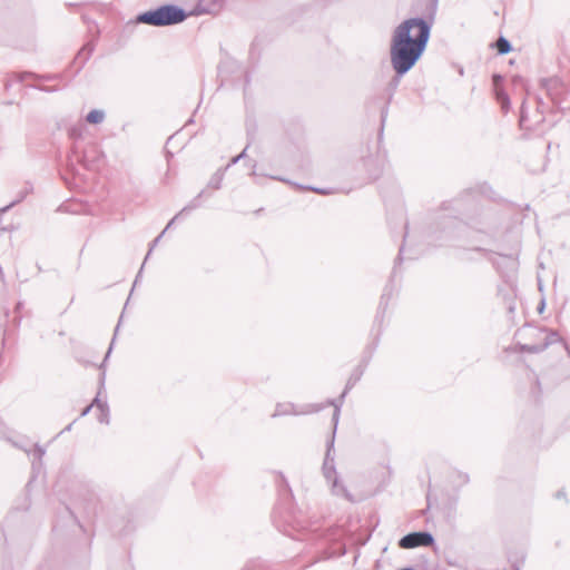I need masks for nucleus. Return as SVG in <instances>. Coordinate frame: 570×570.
Here are the masks:
<instances>
[{"mask_svg":"<svg viewBox=\"0 0 570 570\" xmlns=\"http://www.w3.org/2000/svg\"><path fill=\"white\" fill-rule=\"evenodd\" d=\"M430 22L422 19H405L391 36L390 59L394 77L389 86L394 90L400 80L422 58L430 40Z\"/></svg>","mask_w":570,"mask_h":570,"instance_id":"obj_1","label":"nucleus"},{"mask_svg":"<svg viewBox=\"0 0 570 570\" xmlns=\"http://www.w3.org/2000/svg\"><path fill=\"white\" fill-rule=\"evenodd\" d=\"M188 16L189 13L176 4H164L139 13L136 21L154 27H167L185 21Z\"/></svg>","mask_w":570,"mask_h":570,"instance_id":"obj_2","label":"nucleus"},{"mask_svg":"<svg viewBox=\"0 0 570 570\" xmlns=\"http://www.w3.org/2000/svg\"><path fill=\"white\" fill-rule=\"evenodd\" d=\"M469 228L475 229L478 233L484 234V244H490L494 239V230L488 223L479 224L474 220L465 224L456 218H451L444 222L443 233L446 239H455L465 234Z\"/></svg>","mask_w":570,"mask_h":570,"instance_id":"obj_3","label":"nucleus"},{"mask_svg":"<svg viewBox=\"0 0 570 570\" xmlns=\"http://www.w3.org/2000/svg\"><path fill=\"white\" fill-rule=\"evenodd\" d=\"M325 407L324 404H303L296 405L292 402L277 403L272 417L286 416V415H305L311 413H317Z\"/></svg>","mask_w":570,"mask_h":570,"instance_id":"obj_4","label":"nucleus"},{"mask_svg":"<svg viewBox=\"0 0 570 570\" xmlns=\"http://www.w3.org/2000/svg\"><path fill=\"white\" fill-rule=\"evenodd\" d=\"M435 540L428 531H414L403 535L399 541L402 549H414L419 547H432Z\"/></svg>","mask_w":570,"mask_h":570,"instance_id":"obj_5","label":"nucleus"},{"mask_svg":"<svg viewBox=\"0 0 570 570\" xmlns=\"http://www.w3.org/2000/svg\"><path fill=\"white\" fill-rule=\"evenodd\" d=\"M541 86L547 91V95L550 99L559 105L566 100L567 95L569 94V87L564 83L560 78L553 77L549 79H542Z\"/></svg>","mask_w":570,"mask_h":570,"instance_id":"obj_6","label":"nucleus"},{"mask_svg":"<svg viewBox=\"0 0 570 570\" xmlns=\"http://www.w3.org/2000/svg\"><path fill=\"white\" fill-rule=\"evenodd\" d=\"M323 475L327 482L333 481V479L338 478L335 468L334 460V436L327 441L326 444V453L322 466Z\"/></svg>","mask_w":570,"mask_h":570,"instance_id":"obj_7","label":"nucleus"},{"mask_svg":"<svg viewBox=\"0 0 570 570\" xmlns=\"http://www.w3.org/2000/svg\"><path fill=\"white\" fill-rule=\"evenodd\" d=\"M439 0H423V8H420V2L415 4V12L421 13V17H413L412 19H422L430 22V31L436 16Z\"/></svg>","mask_w":570,"mask_h":570,"instance_id":"obj_8","label":"nucleus"},{"mask_svg":"<svg viewBox=\"0 0 570 570\" xmlns=\"http://www.w3.org/2000/svg\"><path fill=\"white\" fill-rule=\"evenodd\" d=\"M204 194H205V191H204V190H202V191H200V193H199V194H198L194 199H191V200L189 202V204H187V205H186V206H185V207H184V208H183V209H181L177 215H175V216L169 220V223L167 224V226H166V228L163 230V233H161L159 236H157V237L153 240V243H151V245H150V248H149V250H148V253H147V255H146L145 261L149 257V255H150L151 250H153V249H154V247L157 245V243L159 242V239L161 238V236L164 235V233L173 226V224L175 223V220H176V219H178V218H179V216H181L184 213H187V212L194 210V209H196V208H198V207L200 206V204H199V202H198V200H199V198H200V197H203V195H204Z\"/></svg>","mask_w":570,"mask_h":570,"instance_id":"obj_9","label":"nucleus"},{"mask_svg":"<svg viewBox=\"0 0 570 570\" xmlns=\"http://www.w3.org/2000/svg\"><path fill=\"white\" fill-rule=\"evenodd\" d=\"M370 357H371V355L366 360L363 361V364L357 365L353 370V372L351 373V375L346 382L345 389H344L343 393L341 394V399H344L346 396V394L348 393V391L361 380V377L364 374V371L368 363Z\"/></svg>","mask_w":570,"mask_h":570,"instance_id":"obj_10","label":"nucleus"},{"mask_svg":"<svg viewBox=\"0 0 570 570\" xmlns=\"http://www.w3.org/2000/svg\"><path fill=\"white\" fill-rule=\"evenodd\" d=\"M226 0H199L196 11L197 13H217L223 8Z\"/></svg>","mask_w":570,"mask_h":570,"instance_id":"obj_11","label":"nucleus"},{"mask_svg":"<svg viewBox=\"0 0 570 570\" xmlns=\"http://www.w3.org/2000/svg\"><path fill=\"white\" fill-rule=\"evenodd\" d=\"M331 483V492L333 495L342 497L348 502H354V498L351 494V492L347 490V488L341 482L338 478L333 479Z\"/></svg>","mask_w":570,"mask_h":570,"instance_id":"obj_12","label":"nucleus"},{"mask_svg":"<svg viewBox=\"0 0 570 570\" xmlns=\"http://www.w3.org/2000/svg\"><path fill=\"white\" fill-rule=\"evenodd\" d=\"M95 49V43L92 41L87 42L78 52L75 62L79 63V68H82L83 65L88 61Z\"/></svg>","mask_w":570,"mask_h":570,"instance_id":"obj_13","label":"nucleus"},{"mask_svg":"<svg viewBox=\"0 0 570 570\" xmlns=\"http://www.w3.org/2000/svg\"><path fill=\"white\" fill-rule=\"evenodd\" d=\"M7 440L10 441L13 446L22 449L28 455H31L33 458V461H41L42 456L46 453L45 449L38 444H36L32 450H27L17 442L11 441L9 438ZM32 464L35 465V462H32Z\"/></svg>","mask_w":570,"mask_h":570,"instance_id":"obj_14","label":"nucleus"},{"mask_svg":"<svg viewBox=\"0 0 570 570\" xmlns=\"http://www.w3.org/2000/svg\"><path fill=\"white\" fill-rule=\"evenodd\" d=\"M343 400L344 399H338V400H328L326 402L325 405H332L334 406V413H333V423H334V429H333V433H332V436L335 438V432H336V429H337V423H338V419H340V411H341V406H342V403H343Z\"/></svg>","mask_w":570,"mask_h":570,"instance_id":"obj_15","label":"nucleus"},{"mask_svg":"<svg viewBox=\"0 0 570 570\" xmlns=\"http://www.w3.org/2000/svg\"><path fill=\"white\" fill-rule=\"evenodd\" d=\"M32 191V185L27 183L26 186L18 193L17 198L9 205L2 208V212H8L11 207L22 202Z\"/></svg>","mask_w":570,"mask_h":570,"instance_id":"obj_16","label":"nucleus"},{"mask_svg":"<svg viewBox=\"0 0 570 570\" xmlns=\"http://www.w3.org/2000/svg\"><path fill=\"white\" fill-rule=\"evenodd\" d=\"M106 118V114L101 109H92L86 116V121L91 125L101 124Z\"/></svg>","mask_w":570,"mask_h":570,"instance_id":"obj_17","label":"nucleus"},{"mask_svg":"<svg viewBox=\"0 0 570 570\" xmlns=\"http://www.w3.org/2000/svg\"><path fill=\"white\" fill-rule=\"evenodd\" d=\"M225 171L226 169L225 168H219L209 179L208 181V187L209 188H213V189H219L222 187V181L224 179V175H225Z\"/></svg>","mask_w":570,"mask_h":570,"instance_id":"obj_18","label":"nucleus"},{"mask_svg":"<svg viewBox=\"0 0 570 570\" xmlns=\"http://www.w3.org/2000/svg\"><path fill=\"white\" fill-rule=\"evenodd\" d=\"M547 350V344H519V351L524 353H541Z\"/></svg>","mask_w":570,"mask_h":570,"instance_id":"obj_19","label":"nucleus"},{"mask_svg":"<svg viewBox=\"0 0 570 570\" xmlns=\"http://www.w3.org/2000/svg\"><path fill=\"white\" fill-rule=\"evenodd\" d=\"M495 49L499 55H507L512 50V46L507 38L501 36L495 42Z\"/></svg>","mask_w":570,"mask_h":570,"instance_id":"obj_20","label":"nucleus"},{"mask_svg":"<svg viewBox=\"0 0 570 570\" xmlns=\"http://www.w3.org/2000/svg\"><path fill=\"white\" fill-rule=\"evenodd\" d=\"M495 98L499 101V104L501 105L502 110L503 111H508L509 108H510V98H509V96L502 89H497L495 90Z\"/></svg>","mask_w":570,"mask_h":570,"instance_id":"obj_21","label":"nucleus"},{"mask_svg":"<svg viewBox=\"0 0 570 570\" xmlns=\"http://www.w3.org/2000/svg\"><path fill=\"white\" fill-rule=\"evenodd\" d=\"M540 333H546L542 344H547V348L550 345L561 341L560 335L556 331L546 332L544 330H541Z\"/></svg>","mask_w":570,"mask_h":570,"instance_id":"obj_22","label":"nucleus"},{"mask_svg":"<svg viewBox=\"0 0 570 570\" xmlns=\"http://www.w3.org/2000/svg\"><path fill=\"white\" fill-rule=\"evenodd\" d=\"M452 478H453V483L459 487H463V485L468 484L470 481L469 475L466 473L460 472V471L454 472Z\"/></svg>","mask_w":570,"mask_h":570,"instance_id":"obj_23","label":"nucleus"},{"mask_svg":"<svg viewBox=\"0 0 570 570\" xmlns=\"http://www.w3.org/2000/svg\"><path fill=\"white\" fill-rule=\"evenodd\" d=\"M98 421L105 424L109 423V409L107 404L101 405V411L100 415L98 416Z\"/></svg>","mask_w":570,"mask_h":570,"instance_id":"obj_24","label":"nucleus"},{"mask_svg":"<svg viewBox=\"0 0 570 570\" xmlns=\"http://www.w3.org/2000/svg\"><path fill=\"white\" fill-rule=\"evenodd\" d=\"M247 148H248V146H246L239 155L233 157L229 160V163L227 164V166L225 167V169L227 170L230 166H233V165L237 164L239 160L244 159L246 157Z\"/></svg>","mask_w":570,"mask_h":570,"instance_id":"obj_25","label":"nucleus"},{"mask_svg":"<svg viewBox=\"0 0 570 570\" xmlns=\"http://www.w3.org/2000/svg\"><path fill=\"white\" fill-rule=\"evenodd\" d=\"M240 570H262V564L255 561L246 563Z\"/></svg>","mask_w":570,"mask_h":570,"instance_id":"obj_26","label":"nucleus"},{"mask_svg":"<svg viewBox=\"0 0 570 570\" xmlns=\"http://www.w3.org/2000/svg\"><path fill=\"white\" fill-rule=\"evenodd\" d=\"M504 258L508 261L509 268L511 271H515L518 266V262L513 255L504 256Z\"/></svg>","mask_w":570,"mask_h":570,"instance_id":"obj_27","label":"nucleus"},{"mask_svg":"<svg viewBox=\"0 0 570 570\" xmlns=\"http://www.w3.org/2000/svg\"><path fill=\"white\" fill-rule=\"evenodd\" d=\"M492 81H493V86H494V91H495L497 89H501V88H500V85H501V83H502V81H503V78H502V76H501V75L494 73V75L492 76Z\"/></svg>","mask_w":570,"mask_h":570,"instance_id":"obj_28","label":"nucleus"},{"mask_svg":"<svg viewBox=\"0 0 570 570\" xmlns=\"http://www.w3.org/2000/svg\"><path fill=\"white\" fill-rule=\"evenodd\" d=\"M299 188H302V186H298ZM303 189H308V190H313L320 195H327L328 191L324 188H316V187H303Z\"/></svg>","mask_w":570,"mask_h":570,"instance_id":"obj_29","label":"nucleus"},{"mask_svg":"<svg viewBox=\"0 0 570 570\" xmlns=\"http://www.w3.org/2000/svg\"><path fill=\"white\" fill-rule=\"evenodd\" d=\"M69 136L73 139L79 138L81 136V132L77 128H70L69 129Z\"/></svg>","mask_w":570,"mask_h":570,"instance_id":"obj_30","label":"nucleus"},{"mask_svg":"<svg viewBox=\"0 0 570 570\" xmlns=\"http://www.w3.org/2000/svg\"><path fill=\"white\" fill-rule=\"evenodd\" d=\"M379 174H380V169L377 166H375L373 170L372 169L370 170L368 178L375 179L379 177Z\"/></svg>","mask_w":570,"mask_h":570,"instance_id":"obj_31","label":"nucleus"},{"mask_svg":"<svg viewBox=\"0 0 570 570\" xmlns=\"http://www.w3.org/2000/svg\"><path fill=\"white\" fill-rule=\"evenodd\" d=\"M403 253H404V247L401 246L399 255H397V257L395 259V267H394V269L396 268V265L400 264L403 261Z\"/></svg>","mask_w":570,"mask_h":570,"instance_id":"obj_32","label":"nucleus"},{"mask_svg":"<svg viewBox=\"0 0 570 570\" xmlns=\"http://www.w3.org/2000/svg\"><path fill=\"white\" fill-rule=\"evenodd\" d=\"M27 77H35L32 72H21L18 73L19 81H23Z\"/></svg>","mask_w":570,"mask_h":570,"instance_id":"obj_33","label":"nucleus"},{"mask_svg":"<svg viewBox=\"0 0 570 570\" xmlns=\"http://www.w3.org/2000/svg\"><path fill=\"white\" fill-rule=\"evenodd\" d=\"M375 161H376V160H375L372 156L366 157V158H364V159H363V164H364V166H372V165H374V164H375Z\"/></svg>","mask_w":570,"mask_h":570,"instance_id":"obj_34","label":"nucleus"},{"mask_svg":"<svg viewBox=\"0 0 570 570\" xmlns=\"http://www.w3.org/2000/svg\"><path fill=\"white\" fill-rule=\"evenodd\" d=\"M91 404L96 405L101 411V405L107 404V403L101 402L100 399L97 396V397H95V400Z\"/></svg>","mask_w":570,"mask_h":570,"instance_id":"obj_35","label":"nucleus"},{"mask_svg":"<svg viewBox=\"0 0 570 570\" xmlns=\"http://www.w3.org/2000/svg\"><path fill=\"white\" fill-rule=\"evenodd\" d=\"M92 406H94V404H89L88 406H86V407L81 411L80 416H86V415L90 412V410H91V407H92Z\"/></svg>","mask_w":570,"mask_h":570,"instance_id":"obj_36","label":"nucleus"},{"mask_svg":"<svg viewBox=\"0 0 570 570\" xmlns=\"http://www.w3.org/2000/svg\"><path fill=\"white\" fill-rule=\"evenodd\" d=\"M557 499L566 498V492L563 490H560L556 493Z\"/></svg>","mask_w":570,"mask_h":570,"instance_id":"obj_37","label":"nucleus"},{"mask_svg":"<svg viewBox=\"0 0 570 570\" xmlns=\"http://www.w3.org/2000/svg\"><path fill=\"white\" fill-rule=\"evenodd\" d=\"M386 115H387V108L385 107V108L382 110V122H384V121H385Z\"/></svg>","mask_w":570,"mask_h":570,"instance_id":"obj_38","label":"nucleus"},{"mask_svg":"<svg viewBox=\"0 0 570 570\" xmlns=\"http://www.w3.org/2000/svg\"><path fill=\"white\" fill-rule=\"evenodd\" d=\"M142 268H144V265L140 267V271L138 272V274H137V276H136V278H135V283H134V285H136V284H137V282H138V279H139V277H140V275H141V273H142Z\"/></svg>","mask_w":570,"mask_h":570,"instance_id":"obj_39","label":"nucleus"},{"mask_svg":"<svg viewBox=\"0 0 570 570\" xmlns=\"http://www.w3.org/2000/svg\"><path fill=\"white\" fill-rule=\"evenodd\" d=\"M72 424H73V422H72V423H70V424H68V425H67V426H66V428H65V429H63L59 434H61V433H63V432H66V431H70V430H71V428H72Z\"/></svg>","mask_w":570,"mask_h":570,"instance_id":"obj_40","label":"nucleus"},{"mask_svg":"<svg viewBox=\"0 0 570 570\" xmlns=\"http://www.w3.org/2000/svg\"><path fill=\"white\" fill-rule=\"evenodd\" d=\"M544 308V301H541L539 307H538V311L541 313Z\"/></svg>","mask_w":570,"mask_h":570,"instance_id":"obj_41","label":"nucleus"},{"mask_svg":"<svg viewBox=\"0 0 570 570\" xmlns=\"http://www.w3.org/2000/svg\"><path fill=\"white\" fill-rule=\"evenodd\" d=\"M272 179L279 180V181H286L284 178L277 177V176H271Z\"/></svg>","mask_w":570,"mask_h":570,"instance_id":"obj_42","label":"nucleus"},{"mask_svg":"<svg viewBox=\"0 0 570 570\" xmlns=\"http://www.w3.org/2000/svg\"><path fill=\"white\" fill-rule=\"evenodd\" d=\"M252 167H253L252 175H253V176H255V175H256V171H255L256 163H254V164L252 165Z\"/></svg>","mask_w":570,"mask_h":570,"instance_id":"obj_43","label":"nucleus"},{"mask_svg":"<svg viewBox=\"0 0 570 570\" xmlns=\"http://www.w3.org/2000/svg\"><path fill=\"white\" fill-rule=\"evenodd\" d=\"M0 438L8 439L7 434L0 430Z\"/></svg>","mask_w":570,"mask_h":570,"instance_id":"obj_44","label":"nucleus"},{"mask_svg":"<svg viewBox=\"0 0 570 570\" xmlns=\"http://www.w3.org/2000/svg\"><path fill=\"white\" fill-rule=\"evenodd\" d=\"M473 248H474L475 250H483V249H484V248H483V247H481V246H474Z\"/></svg>","mask_w":570,"mask_h":570,"instance_id":"obj_45","label":"nucleus"},{"mask_svg":"<svg viewBox=\"0 0 570 570\" xmlns=\"http://www.w3.org/2000/svg\"><path fill=\"white\" fill-rule=\"evenodd\" d=\"M110 352H111V347H109V350H108V352L106 354L105 361L109 357Z\"/></svg>","mask_w":570,"mask_h":570,"instance_id":"obj_46","label":"nucleus"},{"mask_svg":"<svg viewBox=\"0 0 570 570\" xmlns=\"http://www.w3.org/2000/svg\"><path fill=\"white\" fill-rule=\"evenodd\" d=\"M403 570H414L412 567H405Z\"/></svg>","mask_w":570,"mask_h":570,"instance_id":"obj_47","label":"nucleus"},{"mask_svg":"<svg viewBox=\"0 0 570 570\" xmlns=\"http://www.w3.org/2000/svg\"><path fill=\"white\" fill-rule=\"evenodd\" d=\"M566 350H567L568 355L570 356V348L567 345H566Z\"/></svg>","mask_w":570,"mask_h":570,"instance_id":"obj_48","label":"nucleus"},{"mask_svg":"<svg viewBox=\"0 0 570 570\" xmlns=\"http://www.w3.org/2000/svg\"><path fill=\"white\" fill-rule=\"evenodd\" d=\"M21 305H22L21 303H18V304H17V309H20V308H21Z\"/></svg>","mask_w":570,"mask_h":570,"instance_id":"obj_49","label":"nucleus"},{"mask_svg":"<svg viewBox=\"0 0 570 570\" xmlns=\"http://www.w3.org/2000/svg\"><path fill=\"white\" fill-rule=\"evenodd\" d=\"M42 90L48 91V92L51 91L50 88H42Z\"/></svg>","mask_w":570,"mask_h":570,"instance_id":"obj_50","label":"nucleus"},{"mask_svg":"<svg viewBox=\"0 0 570 570\" xmlns=\"http://www.w3.org/2000/svg\"><path fill=\"white\" fill-rule=\"evenodd\" d=\"M284 532L287 533V535H292L291 532H288L287 530L284 529Z\"/></svg>","mask_w":570,"mask_h":570,"instance_id":"obj_51","label":"nucleus"},{"mask_svg":"<svg viewBox=\"0 0 570 570\" xmlns=\"http://www.w3.org/2000/svg\"><path fill=\"white\" fill-rule=\"evenodd\" d=\"M105 374L101 375V383H104Z\"/></svg>","mask_w":570,"mask_h":570,"instance_id":"obj_52","label":"nucleus"},{"mask_svg":"<svg viewBox=\"0 0 570 570\" xmlns=\"http://www.w3.org/2000/svg\"><path fill=\"white\" fill-rule=\"evenodd\" d=\"M515 570H520L519 568H515Z\"/></svg>","mask_w":570,"mask_h":570,"instance_id":"obj_53","label":"nucleus"},{"mask_svg":"<svg viewBox=\"0 0 570 570\" xmlns=\"http://www.w3.org/2000/svg\"><path fill=\"white\" fill-rule=\"evenodd\" d=\"M399 570H403V568L399 569Z\"/></svg>","mask_w":570,"mask_h":570,"instance_id":"obj_54","label":"nucleus"}]
</instances>
